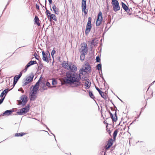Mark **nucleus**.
Listing matches in <instances>:
<instances>
[{
    "label": "nucleus",
    "instance_id": "f257e3e1",
    "mask_svg": "<svg viewBox=\"0 0 155 155\" xmlns=\"http://www.w3.org/2000/svg\"><path fill=\"white\" fill-rule=\"evenodd\" d=\"M81 79V75H79L75 72H67L66 76L64 78V81L67 84L73 85V87H77L81 86L82 84L80 81Z\"/></svg>",
    "mask_w": 155,
    "mask_h": 155
},
{
    "label": "nucleus",
    "instance_id": "f03ea898",
    "mask_svg": "<svg viewBox=\"0 0 155 155\" xmlns=\"http://www.w3.org/2000/svg\"><path fill=\"white\" fill-rule=\"evenodd\" d=\"M92 18L91 17H89L88 18V21L86 26L85 30V34L87 35L90 32L92 28L91 21Z\"/></svg>",
    "mask_w": 155,
    "mask_h": 155
},
{
    "label": "nucleus",
    "instance_id": "7ed1b4c3",
    "mask_svg": "<svg viewBox=\"0 0 155 155\" xmlns=\"http://www.w3.org/2000/svg\"><path fill=\"white\" fill-rule=\"evenodd\" d=\"M30 105L29 104H27L25 107L22 108L18 110V114L19 115H23L28 112L30 109Z\"/></svg>",
    "mask_w": 155,
    "mask_h": 155
},
{
    "label": "nucleus",
    "instance_id": "20e7f679",
    "mask_svg": "<svg viewBox=\"0 0 155 155\" xmlns=\"http://www.w3.org/2000/svg\"><path fill=\"white\" fill-rule=\"evenodd\" d=\"M103 18L101 12H99L98 14L96 21V25L97 26H99L102 23Z\"/></svg>",
    "mask_w": 155,
    "mask_h": 155
},
{
    "label": "nucleus",
    "instance_id": "39448f33",
    "mask_svg": "<svg viewBox=\"0 0 155 155\" xmlns=\"http://www.w3.org/2000/svg\"><path fill=\"white\" fill-rule=\"evenodd\" d=\"M42 54L43 60L47 63H48L49 62V58L50 59L51 58L49 52L48 51V53H45L44 51H42Z\"/></svg>",
    "mask_w": 155,
    "mask_h": 155
},
{
    "label": "nucleus",
    "instance_id": "423d86ee",
    "mask_svg": "<svg viewBox=\"0 0 155 155\" xmlns=\"http://www.w3.org/2000/svg\"><path fill=\"white\" fill-rule=\"evenodd\" d=\"M67 70H70V71L71 72H74L77 71V68L74 64L69 62L68 68H67Z\"/></svg>",
    "mask_w": 155,
    "mask_h": 155
},
{
    "label": "nucleus",
    "instance_id": "0eeeda50",
    "mask_svg": "<svg viewBox=\"0 0 155 155\" xmlns=\"http://www.w3.org/2000/svg\"><path fill=\"white\" fill-rule=\"evenodd\" d=\"M113 10L115 12H117L119 11L120 9V7L119 5L118 1L111 3Z\"/></svg>",
    "mask_w": 155,
    "mask_h": 155
},
{
    "label": "nucleus",
    "instance_id": "6e6552de",
    "mask_svg": "<svg viewBox=\"0 0 155 155\" xmlns=\"http://www.w3.org/2000/svg\"><path fill=\"white\" fill-rule=\"evenodd\" d=\"M20 99L22 100L21 104H19L18 105L21 104V106H24L27 103L28 99L27 96L25 95H22L20 97Z\"/></svg>",
    "mask_w": 155,
    "mask_h": 155
},
{
    "label": "nucleus",
    "instance_id": "1a4fd4ad",
    "mask_svg": "<svg viewBox=\"0 0 155 155\" xmlns=\"http://www.w3.org/2000/svg\"><path fill=\"white\" fill-rule=\"evenodd\" d=\"M34 77V75L32 73L26 79V81L24 83L23 85V86H25L29 83L30 82H32L33 81V79Z\"/></svg>",
    "mask_w": 155,
    "mask_h": 155
},
{
    "label": "nucleus",
    "instance_id": "9d476101",
    "mask_svg": "<svg viewBox=\"0 0 155 155\" xmlns=\"http://www.w3.org/2000/svg\"><path fill=\"white\" fill-rule=\"evenodd\" d=\"M14 110L12 109L7 110L4 111L2 114L0 115V117L1 116H8L11 115L12 112H14Z\"/></svg>",
    "mask_w": 155,
    "mask_h": 155
},
{
    "label": "nucleus",
    "instance_id": "9b49d317",
    "mask_svg": "<svg viewBox=\"0 0 155 155\" xmlns=\"http://www.w3.org/2000/svg\"><path fill=\"white\" fill-rule=\"evenodd\" d=\"M86 77H84V78L83 77H82V80L83 81H85L86 82L85 83L84 85L86 86L85 88L86 89H89L91 86V83L89 80L88 79H85Z\"/></svg>",
    "mask_w": 155,
    "mask_h": 155
},
{
    "label": "nucleus",
    "instance_id": "f8f14e48",
    "mask_svg": "<svg viewBox=\"0 0 155 155\" xmlns=\"http://www.w3.org/2000/svg\"><path fill=\"white\" fill-rule=\"evenodd\" d=\"M121 4L123 8L127 13L129 14V15H130L131 13H129L130 12V10L128 6H127L123 2H121Z\"/></svg>",
    "mask_w": 155,
    "mask_h": 155
},
{
    "label": "nucleus",
    "instance_id": "ddd939ff",
    "mask_svg": "<svg viewBox=\"0 0 155 155\" xmlns=\"http://www.w3.org/2000/svg\"><path fill=\"white\" fill-rule=\"evenodd\" d=\"M81 48H82V52L87 53L88 51L87 45L85 43H84L81 44Z\"/></svg>",
    "mask_w": 155,
    "mask_h": 155
},
{
    "label": "nucleus",
    "instance_id": "4468645a",
    "mask_svg": "<svg viewBox=\"0 0 155 155\" xmlns=\"http://www.w3.org/2000/svg\"><path fill=\"white\" fill-rule=\"evenodd\" d=\"M95 87L96 89L98 91L101 97L103 98L104 99L106 100L107 99V97L105 95H104V93L96 86H95Z\"/></svg>",
    "mask_w": 155,
    "mask_h": 155
},
{
    "label": "nucleus",
    "instance_id": "2eb2a0df",
    "mask_svg": "<svg viewBox=\"0 0 155 155\" xmlns=\"http://www.w3.org/2000/svg\"><path fill=\"white\" fill-rule=\"evenodd\" d=\"M114 140L112 138H110L109 139L108 142L105 148L108 149L113 144Z\"/></svg>",
    "mask_w": 155,
    "mask_h": 155
},
{
    "label": "nucleus",
    "instance_id": "dca6fc26",
    "mask_svg": "<svg viewBox=\"0 0 155 155\" xmlns=\"http://www.w3.org/2000/svg\"><path fill=\"white\" fill-rule=\"evenodd\" d=\"M29 96L31 101H34L37 98V95L31 91L29 94Z\"/></svg>",
    "mask_w": 155,
    "mask_h": 155
},
{
    "label": "nucleus",
    "instance_id": "f3484780",
    "mask_svg": "<svg viewBox=\"0 0 155 155\" xmlns=\"http://www.w3.org/2000/svg\"><path fill=\"white\" fill-rule=\"evenodd\" d=\"M86 5H81L82 11L84 12L85 15L87 13L88 9H86Z\"/></svg>",
    "mask_w": 155,
    "mask_h": 155
},
{
    "label": "nucleus",
    "instance_id": "a211bd4d",
    "mask_svg": "<svg viewBox=\"0 0 155 155\" xmlns=\"http://www.w3.org/2000/svg\"><path fill=\"white\" fill-rule=\"evenodd\" d=\"M9 90H10V89H9L8 88H6L2 92L1 94L0 97H3V96L4 95H5V97L8 91H9Z\"/></svg>",
    "mask_w": 155,
    "mask_h": 155
},
{
    "label": "nucleus",
    "instance_id": "6ab92c4d",
    "mask_svg": "<svg viewBox=\"0 0 155 155\" xmlns=\"http://www.w3.org/2000/svg\"><path fill=\"white\" fill-rule=\"evenodd\" d=\"M35 24L37 25L38 26H41L40 24L39 23V19L37 16H35L34 19Z\"/></svg>",
    "mask_w": 155,
    "mask_h": 155
},
{
    "label": "nucleus",
    "instance_id": "aec40b11",
    "mask_svg": "<svg viewBox=\"0 0 155 155\" xmlns=\"http://www.w3.org/2000/svg\"><path fill=\"white\" fill-rule=\"evenodd\" d=\"M37 64V63L35 61H30L26 65L28 68L31 66L33 65L34 64Z\"/></svg>",
    "mask_w": 155,
    "mask_h": 155
},
{
    "label": "nucleus",
    "instance_id": "412c9836",
    "mask_svg": "<svg viewBox=\"0 0 155 155\" xmlns=\"http://www.w3.org/2000/svg\"><path fill=\"white\" fill-rule=\"evenodd\" d=\"M46 0H45V9L46 10V14L48 18L50 17L52 14H51V12L48 10L47 9V8L46 7Z\"/></svg>",
    "mask_w": 155,
    "mask_h": 155
},
{
    "label": "nucleus",
    "instance_id": "4be33fe9",
    "mask_svg": "<svg viewBox=\"0 0 155 155\" xmlns=\"http://www.w3.org/2000/svg\"><path fill=\"white\" fill-rule=\"evenodd\" d=\"M52 7L54 12V13L58 15L59 14L58 9L56 7L55 5L54 4H53Z\"/></svg>",
    "mask_w": 155,
    "mask_h": 155
},
{
    "label": "nucleus",
    "instance_id": "5701e85b",
    "mask_svg": "<svg viewBox=\"0 0 155 155\" xmlns=\"http://www.w3.org/2000/svg\"><path fill=\"white\" fill-rule=\"evenodd\" d=\"M87 71H86V70L83 68L80 70L79 71V74H79V75H81V74L83 75L84 74L83 73H84V74H85L86 73H87Z\"/></svg>",
    "mask_w": 155,
    "mask_h": 155
},
{
    "label": "nucleus",
    "instance_id": "b1692460",
    "mask_svg": "<svg viewBox=\"0 0 155 155\" xmlns=\"http://www.w3.org/2000/svg\"><path fill=\"white\" fill-rule=\"evenodd\" d=\"M22 75V71H21L19 74L15 76L14 79L18 81Z\"/></svg>",
    "mask_w": 155,
    "mask_h": 155
},
{
    "label": "nucleus",
    "instance_id": "393cba45",
    "mask_svg": "<svg viewBox=\"0 0 155 155\" xmlns=\"http://www.w3.org/2000/svg\"><path fill=\"white\" fill-rule=\"evenodd\" d=\"M97 38H96L92 40L91 42V45H93L94 46L97 45L98 43L97 41H98V40H97Z\"/></svg>",
    "mask_w": 155,
    "mask_h": 155
},
{
    "label": "nucleus",
    "instance_id": "a878e982",
    "mask_svg": "<svg viewBox=\"0 0 155 155\" xmlns=\"http://www.w3.org/2000/svg\"><path fill=\"white\" fill-rule=\"evenodd\" d=\"M41 82V80L39 79L38 81L36 83L33 87L39 88L40 84Z\"/></svg>",
    "mask_w": 155,
    "mask_h": 155
},
{
    "label": "nucleus",
    "instance_id": "bb28decb",
    "mask_svg": "<svg viewBox=\"0 0 155 155\" xmlns=\"http://www.w3.org/2000/svg\"><path fill=\"white\" fill-rule=\"evenodd\" d=\"M87 53H84L83 52H82V53L81 54V55L80 56V60H81V61H83L84 59L85 58V55Z\"/></svg>",
    "mask_w": 155,
    "mask_h": 155
},
{
    "label": "nucleus",
    "instance_id": "cd10ccee",
    "mask_svg": "<svg viewBox=\"0 0 155 155\" xmlns=\"http://www.w3.org/2000/svg\"><path fill=\"white\" fill-rule=\"evenodd\" d=\"M118 132V130L117 129H116L114 131V132L113 134L114 140H115L116 138V137L117 136Z\"/></svg>",
    "mask_w": 155,
    "mask_h": 155
},
{
    "label": "nucleus",
    "instance_id": "c85d7f7f",
    "mask_svg": "<svg viewBox=\"0 0 155 155\" xmlns=\"http://www.w3.org/2000/svg\"><path fill=\"white\" fill-rule=\"evenodd\" d=\"M84 68L86 70L87 72L91 71V66L88 64H86L85 65Z\"/></svg>",
    "mask_w": 155,
    "mask_h": 155
},
{
    "label": "nucleus",
    "instance_id": "c756f323",
    "mask_svg": "<svg viewBox=\"0 0 155 155\" xmlns=\"http://www.w3.org/2000/svg\"><path fill=\"white\" fill-rule=\"evenodd\" d=\"M48 19H50V21H51L52 19H53L55 21H57V18L56 17V15L54 14H52L51 15V16L49 17Z\"/></svg>",
    "mask_w": 155,
    "mask_h": 155
},
{
    "label": "nucleus",
    "instance_id": "7c9ffc66",
    "mask_svg": "<svg viewBox=\"0 0 155 155\" xmlns=\"http://www.w3.org/2000/svg\"><path fill=\"white\" fill-rule=\"evenodd\" d=\"M110 117L112 119L113 122H116L117 120V118H115L114 117L113 114L111 112H110L109 113Z\"/></svg>",
    "mask_w": 155,
    "mask_h": 155
},
{
    "label": "nucleus",
    "instance_id": "2f4dec72",
    "mask_svg": "<svg viewBox=\"0 0 155 155\" xmlns=\"http://www.w3.org/2000/svg\"><path fill=\"white\" fill-rule=\"evenodd\" d=\"M69 63H67L63 62L62 63L61 65L63 67L67 69V68H68Z\"/></svg>",
    "mask_w": 155,
    "mask_h": 155
},
{
    "label": "nucleus",
    "instance_id": "473e14b6",
    "mask_svg": "<svg viewBox=\"0 0 155 155\" xmlns=\"http://www.w3.org/2000/svg\"><path fill=\"white\" fill-rule=\"evenodd\" d=\"M97 70L99 71H101L102 72V66L101 64H98L96 66Z\"/></svg>",
    "mask_w": 155,
    "mask_h": 155
},
{
    "label": "nucleus",
    "instance_id": "72a5a7b5",
    "mask_svg": "<svg viewBox=\"0 0 155 155\" xmlns=\"http://www.w3.org/2000/svg\"><path fill=\"white\" fill-rule=\"evenodd\" d=\"M25 134L24 133L21 132L20 133H17L15 134V137H22L24 135H25Z\"/></svg>",
    "mask_w": 155,
    "mask_h": 155
},
{
    "label": "nucleus",
    "instance_id": "f704fd0d",
    "mask_svg": "<svg viewBox=\"0 0 155 155\" xmlns=\"http://www.w3.org/2000/svg\"><path fill=\"white\" fill-rule=\"evenodd\" d=\"M89 96L92 99H94V98H95V97L94 96L93 93L92 91H89Z\"/></svg>",
    "mask_w": 155,
    "mask_h": 155
},
{
    "label": "nucleus",
    "instance_id": "c9c22d12",
    "mask_svg": "<svg viewBox=\"0 0 155 155\" xmlns=\"http://www.w3.org/2000/svg\"><path fill=\"white\" fill-rule=\"evenodd\" d=\"M38 89V88H37L33 87L31 91L34 93L36 95L37 94V91Z\"/></svg>",
    "mask_w": 155,
    "mask_h": 155
},
{
    "label": "nucleus",
    "instance_id": "e433bc0d",
    "mask_svg": "<svg viewBox=\"0 0 155 155\" xmlns=\"http://www.w3.org/2000/svg\"><path fill=\"white\" fill-rule=\"evenodd\" d=\"M57 84V81L56 80L54 79L52 80V85H55Z\"/></svg>",
    "mask_w": 155,
    "mask_h": 155
},
{
    "label": "nucleus",
    "instance_id": "4c0bfd02",
    "mask_svg": "<svg viewBox=\"0 0 155 155\" xmlns=\"http://www.w3.org/2000/svg\"><path fill=\"white\" fill-rule=\"evenodd\" d=\"M39 65L40 66H38V69H41L43 67V64L42 63L40 62L39 63Z\"/></svg>",
    "mask_w": 155,
    "mask_h": 155
},
{
    "label": "nucleus",
    "instance_id": "58836bf2",
    "mask_svg": "<svg viewBox=\"0 0 155 155\" xmlns=\"http://www.w3.org/2000/svg\"><path fill=\"white\" fill-rule=\"evenodd\" d=\"M18 81H17V80H15L14 79L13 82V87L11 89H10V90H9V91H11L14 87L15 86V84L17 83Z\"/></svg>",
    "mask_w": 155,
    "mask_h": 155
},
{
    "label": "nucleus",
    "instance_id": "ea45409f",
    "mask_svg": "<svg viewBox=\"0 0 155 155\" xmlns=\"http://www.w3.org/2000/svg\"><path fill=\"white\" fill-rule=\"evenodd\" d=\"M96 62L99 63L100 62L101 59L98 56L96 57Z\"/></svg>",
    "mask_w": 155,
    "mask_h": 155
},
{
    "label": "nucleus",
    "instance_id": "a19ab883",
    "mask_svg": "<svg viewBox=\"0 0 155 155\" xmlns=\"http://www.w3.org/2000/svg\"><path fill=\"white\" fill-rule=\"evenodd\" d=\"M54 49V48H53V50L52 51L51 53V54L52 57L53 58H54V55L55 54V52H56L55 51Z\"/></svg>",
    "mask_w": 155,
    "mask_h": 155
},
{
    "label": "nucleus",
    "instance_id": "79ce46f5",
    "mask_svg": "<svg viewBox=\"0 0 155 155\" xmlns=\"http://www.w3.org/2000/svg\"><path fill=\"white\" fill-rule=\"evenodd\" d=\"M106 124H107V125H106V127L107 128V132H108L109 134L110 135V134L111 133V131L110 130H107V129H108L107 127H108V124L107 123Z\"/></svg>",
    "mask_w": 155,
    "mask_h": 155
},
{
    "label": "nucleus",
    "instance_id": "37998d69",
    "mask_svg": "<svg viewBox=\"0 0 155 155\" xmlns=\"http://www.w3.org/2000/svg\"><path fill=\"white\" fill-rule=\"evenodd\" d=\"M87 0H82L81 2V5H86Z\"/></svg>",
    "mask_w": 155,
    "mask_h": 155
},
{
    "label": "nucleus",
    "instance_id": "c03bdc74",
    "mask_svg": "<svg viewBox=\"0 0 155 155\" xmlns=\"http://www.w3.org/2000/svg\"><path fill=\"white\" fill-rule=\"evenodd\" d=\"M5 98V96L0 99V105L3 103Z\"/></svg>",
    "mask_w": 155,
    "mask_h": 155
},
{
    "label": "nucleus",
    "instance_id": "a18cd8bd",
    "mask_svg": "<svg viewBox=\"0 0 155 155\" xmlns=\"http://www.w3.org/2000/svg\"><path fill=\"white\" fill-rule=\"evenodd\" d=\"M33 55L35 56V58L36 59L38 60H39L38 58L37 57L38 55L36 53H35Z\"/></svg>",
    "mask_w": 155,
    "mask_h": 155
},
{
    "label": "nucleus",
    "instance_id": "49530a36",
    "mask_svg": "<svg viewBox=\"0 0 155 155\" xmlns=\"http://www.w3.org/2000/svg\"><path fill=\"white\" fill-rule=\"evenodd\" d=\"M28 68V67H27V66H25V69L21 71H22V72H24V73L25 72H26V71H27Z\"/></svg>",
    "mask_w": 155,
    "mask_h": 155
},
{
    "label": "nucleus",
    "instance_id": "de8ad7c7",
    "mask_svg": "<svg viewBox=\"0 0 155 155\" xmlns=\"http://www.w3.org/2000/svg\"><path fill=\"white\" fill-rule=\"evenodd\" d=\"M12 0H8V3H7V4L6 5L5 8L4 9V10L3 11H4L5 10V9L6 8L7 6L9 5V3H10V2H11V1Z\"/></svg>",
    "mask_w": 155,
    "mask_h": 155
},
{
    "label": "nucleus",
    "instance_id": "09e8293b",
    "mask_svg": "<svg viewBox=\"0 0 155 155\" xmlns=\"http://www.w3.org/2000/svg\"><path fill=\"white\" fill-rule=\"evenodd\" d=\"M99 73L100 74V77L102 78L103 80H105L104 77L102 75V73L101 72V74L100 72H99Z\"/></svg>",
    "mask_w": 155,
    "mask_h": 155
},
{
    "label": "nucleus",
    "instance_id": "8fccbe9b",
    "mask_svg": "<svg viewBox=\"0 0 155 155\" xmlns=\"http://www.w3.org/2000/svg\"><path fill=\"white\" fill-rule=\"evenodd\" d=\"M45 85L47 86L48 87H50V86H51V84H50V83L48 81H47L46 82Z\"/></svg>",
    "mask_w": 155,
    "mask_h": 155
},
{
    "label": "nucleus",
    "instance_id": "3c124183",
    "mask_svg": "<svg viewBox=\"0 0 155 155\" xmlns=\"http://www.w3.org/2000/svg\"><path fill=\"white\" fill-rule=\"evenodd\" d=\"M47 128L48 129V130L51 133V134L54 136L55 139V140L56 141V140L55 138V136L54 135V134L52 133L51 131L50 130V129L47 127Z\"/></svg>",
    "mask_w": 155,
    "mask_h": 155
},
{
    "label": "nucleus",
    "instance_id": "603ef678",
    "mask_svg": "<svg viewBox=\"0 0 155 155\" xmlns=\"http://www.w3.org/2000/svg\"><path fill=\"white\" fill-rule=\"evenodd\" d=\"M47 88H45V89H43L42 88H40L39 90L41 92H42L44 91L47 90Z\"/></svg>",
    "mask_w": 155,
    "mask_h": 155
},
{
    "label": "nucleus",
    "instance_id": "864d4df0",
    "mask_svg": "<svg viewBox=\"0 0 155 155\" xmlns=\"http://www.w3.org/2000/svg\"><path fill=\"white\" fill-rule=\"evenodd\" d=\"M115 110V113L114 114V115L115 116V118H117V111L116 110Z\"/></svg>",
    "mask_w": 155,
    "mask_h": 155
},
{
    "label": "nucleus",
    "instance_id": "5fc2aeb1",
    "mask_svg": "<svg viewBox=\"0 0 155 155\" xmlns=\"http://www.w3.org/2000/svg\"><path fill=\"white\" fill-rule=\"evenodd\" d=\"M36 9L38 10L39 9V6L37 4H36Z\"/></svg>",
    "mask_w": 155,
    "mask_h": 155
},
{
    "label": "nucleus",
    "instance_id": "6e6d98bb",
    "mask_svg": "<svg viewBox=\"0 0 155 155\" xmlns=\"http://www.w3.org/2000/svg\"><path fill=\"white\" fill-rule=\"evenodd\" d=\"M43 85L42 86V88L43 89L45 88H47L46 86L45 85V83H43Z\"/></svg>",
    "mask_w": 155,
    "mask_h": 155
},
{
    "label": "nucleus",
    "instance_id": "4d7b16f0",
    "mask_svg": "<svg viewBox=\"0 0 155 155\" xmlns=\"http://www.w3.org/2000/svg\"><path fill=\"white\" fill-rule=\"evenodd\" d=\"M48 2H49V4L50 5L52 3V0H48Z\"/></svg>",
    "mask_w": 155,
    "mask_h": 155
},
{
    "label": "nucleus",
    "instance_id": "13d9d810",
    "mask_svg": "<svg viewBox=\"0 0 155 155\" xmlns=\"http://www.w3.org/2000/svg\"><path fill=\"white\" fill-rule=\"evenodd\" d=\"M105 107H106L107 110L108 112L109 113L110 112V110H109V109L107 107V105H106V106H105Z\"/></svg>",
    "mask_w": 155,
    "mask_h": 155
},
{
    "label": "nucleus",
    "instance_id": "bf43d9fd",
    "mask_svg": "<svg viewBox=\"0 0 155 155\" xmlns=\"http://www.w3.org/2000/svg\"><path fill=\"white\" fill-rule=\"evenodd\" d=\"M106 87L107 88V89L109 88V86L107 83H106Z\"/></svg>",
    "mask_w": 155,
    "mask_h": 155
},
{
    "label": "nucleus",
    "instance_id": "052dcab7",
    "mask_svg": "<svg viewBox=\"0 0 155 155\" xmlns=\"http://www.w3.org/2000/svg\"><path fill=\"white\" fill-rule=\"evenodd\" d=\"M111 1H112L111 3H113V2H117V1H118L117 0H111Z\"/></svg>",
    "mask_w": 155,
    "mask_h": 155
},
{
    "label": "nucleus",
    "instance_id": "680f3d73",
    "mask_svg": "<svg viewBox=\"0 0 155 155\" xmlns=\"http://www.w3.org/2000/svg\"><path fill=\"white\" fill-rule=\"evenodd\" d=\"M103 81L104 82V85L105 87H106V83H107L106 82V81L105 80H104Z\"/></svg>",
    "mask_w": 155,
    "mask_h": 155
},
{
    "label": "nucleus",
    "instance_id": "e2e57ef3",
    "mask_svg": "<svg viewBox=\"0 0 155 155\" xmlns=\"http://www.w3.org/2000/svg\"><path fill=\"white\" fill-rule=\"evenodd\" d=\"M110 102H111V103L112 104L114 105V107H115V108H117V107H116V106H115L114 105V104H113V102H112V100H110Z\"/></svg>",
    "mask_w": 155,
    "mask_h": 155
},
{
    "label": "nucleus",
    "instance_id": "0e129e2a",
    "mask_svg": "<svg viewBox=\"0 0 155 155\" xmlns=\"http://www.w3.org/2000/svg\"><path fill=\"white\" fill-rule=\"evenodd\" d=\"M155 82V80L154 81H153V82H152V83H151V84H150V86L153 84Z\"/></svg>",
    "mask_w": 155,
    "mask_h": 155
},
{
    "label": "nucleus",
    "instance_id": "69168bd1",
    "mask_svg": "<svg viewBox=\"0 0 155 155\" xmlns=\"http://www.w3.org/2000/svg\"><path fill=\"white\" fill-rule=\"evenodd\" d=\"M110 109L111 110H112V111L114 110V109H113V108L112 107H110Z\"/></svg>",
    "mask_w": 155,
    "mask_h": 155
},
{
    "label": "nucleus",
    "instance_id": "338daca9",
    "mask_svg": "<svg viewBox=\"0 0 155 155\" xmlns=\"http://www.w3.org/2000/svg\"><path fill=\"white\" fill-rule=\"evenodd\" d=\"M18 111H17L16 113V114H13V115H19L18 114Z\"/></svg>",
    "mask_w": 155,
    "mask_h": 155
},
{
    "label": "nucleus",
    "instance_id": "774afa93",
    "mask_svg": "<svg viewBox=\"0 0 155 155\" xmlns=\"http://www.w3.org/2000/svg\"><path fill=\"white\" fill-rule=\"evenodd\" d=\"M136 121V120H134L130 124V125L132 124L133 123V122H135V121Z\"/></svg>",
    "mask_w": 155,
    "mask_h": 155
}]
</instances>
